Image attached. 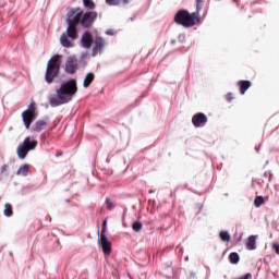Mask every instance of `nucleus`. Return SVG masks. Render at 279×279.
Wrapping results in <instances>:
<instances>
[{
  "label": "nucleus",
  "mask_w": 279,
  "mask_h": 279,
  "mask_svg": "<svg viewBox=\"0 0 279 279\" xmlns=\"http://www.w3.org/2000/svg\"><path fill=\"white\" fill-rule=\"evenodd\" d=\"M102 236H106V227H102L101 229L100 239H102Z\"/></svg>",
  "instance_id": "31"
},
{
  "label": "nucleus",
  "mask_w": 279,
  "mask_h": 279,
  "mask_svg": "<svg viewBox=\"0 0 279 279\" xmlns=\"http://www.w3.org/2000/svg\"><path fill=\"white\" fill-rule=\"evenodd\" d=\"M83 5L87 8V10H95V2L93 0H83Z\"/></svg>",
  "instance_id": "22"
},
{
  "label": "nucleus",
  "mask_w": 279,
  "mask_h": 279,
  "mask_svg": "<svg viewBox=\"0 0 279 279\" xmlns=\"http://www.w3.org/2000/svg\"><path fill=\"white\" fill-rule=\"evenodd\" d=\"M272 250H275L276 254H279V244L278 243H274L272 244Z\"/></svg>",
  "instance_id": "30"
},
{
  "label": "nucleus",
  "mask_w": 279,
  "mask_h": 279,
  "mask_svg": "<svg viewBox=\"0 0 279 279\" xmlns=\"http://www.w3.org/2000/svg\"><path fill=\"white\" fill-rule=\"evenodd\" d=\"M100 245L106 256H110V254H112V243L108 241V236L102 235V238H100Z\"/></svg>",
  "instance_id": "10"
},
{
  "label": "nucleus",
  "mask_w": 279,
  "mask_h": 279,
  "mask_svg": "<svg viewBox=\"0 0 279 279\" xmlns=\"http://www.w3.org/2000/svg\"><path fill=\"white\" fill-rule=\"evenodd\" d=\"M192 123L194 128H204V125L208 123V117H206V114H204L203 112L195 113L192 117Z\"/></svg>",
  "instance_id": "8"
},
{
  "label": "nucleus",
  "mask_w": 279,
  "mask_h": 279,
  "mask_svg": "<svg viewBox=\"0 0 279 279\" xmlns=\"http://www.w3.org/2000/svg\"><path fill=\"white\" fill-rule=\"evenodd\" d=\"M49 125V122L47 120H38L36 121L32 126L33 134H40L41 130H45Z\"/></svg>",
  "instance_id": "12"
},
{
  "label": "nucleus",
  "mask_w": 279,
  "mask_h": 279,
  "mask_svg": "<svg viewBox=\"0 0 279 279\" xmlns=\"http://www.w3.org/2000/svg\"><path fill=\"white\" fill-rule=\"evenodd\" d=\"M8 171V165H3L0 167V173H5Z\"/></svg>",
  "instance_id": "29"
},
{
  "label": "nucleus",
  "mask_w": 279,
  "mask_h": 279,
  "mask_svg": "<svg viewBox=\"0 0 279 279\" xmlns=\"http://www.w3.org/2000/svg\"><path fill=\"white\" fill-rule=\"evenodd\" d=\"M82 46L84 49H90L93 47V35L89 32H85L81 38Z\"/></svg>",
  "instance_id": "11"
},
{
  "label": "nucleus",
  "mask_w": 279,
  "mask_h": 279,
  "mask_svg": "<svg viewBox=\"0 0 279 279\" xmlns=\"http://www.w3.org/2000/svg\"><path fill=\"white\" fill-rule=\"evenodd\" d=\"M66 23H68V28L66 33H63L60 37V43L62 47H65L66 49H71L73 47V43L71 40H77V21L74 20L70 13L68 12L66 14ZM71 38V40H69Z\"/></svg>",
  "instance_id": "3"
},
{
  "label": "nucleus",
  "mask_w": 279,
  "mask_h": 279,
  "mask_svg": "<svg viewBox=\"0 0 279 279\" xmlns=\"http://www.w3.org/2000/svg\"><path fill=\"white\" fill-rule=\"evenodd\" d=\"M68 13H70L74 21L84 27V29H90L95 21H97V12L95 11H87L84 13L82 8H73Z\"/></svg>",
  "instance_id": "2"
},
{
  "label": "nucleus",
  "mask_w": 279,
  "mask_h": 279,
  "mask_svg": "<svg viewBox=\"0 0 279 279\" xmlns=\"http://www.w3.org/2000/svg\"><path fill=\"white\" fill-rule=\"evenodd\" d=\"M106 47V40L101 37H95L94 39V47H93V53L96 56L98 51H101Z\"/></svg>",
  "instance_id": "13"
},
{
  "label": "nucleus",
  "mask_w": 279,
  "mask_h": 279,
  "mask_svg": "<svg viewBox=\"0 0 279 279\" xmlns=\"http://www.w3.org/2000/svg\"><path fill=\"white\" fill-rule=\"evenodd\" d=\"M219 236L223 243H230L231 236L228 231H220Z\"/></svg>",
  "instance_id": "18"
},
{
  "label": "nucleus",
  "mask_w": 279,
  "mask_h": 279,
  "mask_svg": "<svg viewBox=\"0 0 279 279\" xmlns=\"http://www.w3.org/2000/svg\"><path fill=\"white\" fill-rule=\"evenodd\" d=\"M238 86L240 88V93L242 95H245L247 89L252 86V82H250V81H239Z\"/></svg>",
  "instance_id": "14"
},
{
  "label": "nucleus",
  "mask_w": 279,
  "mask_h": 279,
  "mask_svg": "<svg viewBox=\"0 0 279 279\" xmlns=\"http://www.w3.org/2000/svg\"><path fill=\"white\" fill-rule=\"evenodd\" d=\"M38 118V112L36 111V105L34 102L29 104L27 109L22 112V121L27 130L32 128L33 121Z\"/></svg>",
  "instance_id": "7"
},
{
  "label": "nucleus",
  "mask_w": 279,
  "mask_h": 279,
  "mask_svg": "<svg viewBox=\"0 0 279 279\" xmlns=\"http://www.w3.org/2000/svg\"><path fill=\"white\" fill-rule=\"evenodd\" d=\"M4 215L5 217H12V215H14V210H12L11 204H4Z\"/></svg>",
  "instance_id": "20"
},
{
  "label": "nucleus",
  "mask_w": 279,
  "mask_h": 279,
  "mask_svg": "<svg viewBox=\"0 0 279 279\" xmlns=\"http://www.w3.org/2000/svg\"><path fill=\"white\" fill-rule=\"evenodd\" d=\"M107 5H119L121 0H106Z\"/></svg>",
  "instance_id": "26"
},
{
  "label": "nucleus",
  "mask_w": 279,
  "mask_h": 279,
  "mask_svg": "<svg viewBox=\"0 0 279 279\" xmlns=\"http://www.w3.org/2000/svg\"><path fill=\"white\" fill-rule=\"evenodd\" d=\"M107 34H108L109 36H112V32H110V31H107Z\"/></svg>",
  "instance_id": "35"
},
{
  "label": "nucleus",
  "mask_w": 279,
  "mask_h": 279,
  "mask_svg": "<svg viewBox=\"0 0 279 279\" xmlns=\"http://www.w3.org/2000/svg\"><path fill=\"white\" fill-rule=\"evenodd\" d=\"M36 147H38V141L36 140L32 141L31 137H26L23 141V143H21L17 146V149H16L17 157L20 158V160H25V158L27 157V154L36 149Z\"/></svg>",
  "instance_id": "6"
},
{
  "label": "nucleus",
  "mask_w": 279,
  "mask_h": 279,
  "mask_svg": "<svg viewBox=\"0 0 279 279\" xmlns=\"http://www.w3.org/2000/svg\"><path fill=\"white\" fill-rule=\"evenodd\" d=\"M226 99H227V101H232V99H234V95L232 94V93H228L227 95H226Z\"/></svg>",
  "instance_id": "28"
},
{
  "label": "nucleus",
  "mask_w": 279,
  "mask_h": 279,
  "mask_svg": "<svg viewBox=\"0 0 279 279\" xmlns=\"http://www.w3.org/2000/svg\"><path fill=\"white\" fill-rule=\"evenodd\" d=\"M199 21L201 19L197 12L190 13L184 9L179 10L174 15V23H177V25H182V27H195Z\"/></svg>",
  "instance_id": "4"
},
{
  "label": "nucleus",
  "mask_w": 279,
  "mask_h": 279,
  "mask_svg": "<svg viewBox=\"0 0 279 279\" xmlns=\"http://www.w3.org/2000/svg\"><path fill=\"white\" fill-rule=\"evenodd\" d=\"M204 8V0H196V11L197 14H199V12H202V9Z\"/></svg>",
  "instance_id": "25"
},
{
  "label": "nucleus",
  "mask_w": 279,
  "mask_h": 279,
  "mask_svg": "<svg viewBox=\"0 0 279 279\" xmlns=\"http://www.w3.org/2000/svg\"><path fill=\"white\" fill-rule=\"evenodd\" d=\"M106 223H107V221L104 220V222H102V228H106Z\"/></svg>",
  "instance_id": "34"
},
{
  "label": "nucleus",
  "mask_w": 279,
  "mask_h": 279,
  "mask_svg": "<svg viewBox=\"0 0 279 279\" xmlns=\"http://www.w3.org/2000/svg\"><path fill=\"white\" fill-rule=\"evenodd\" d=\"M77 71V58L69 57L65 63V72L73 75Z\"/></svg>",
  "instance_id": "9"
},
{
  "label": "nucleus",
  "mask_w": 279,
  "mask_h": 279,
  "mask_svg": "<svg viewBox=\"0 0 279 279\" xmlns=\"http://www.w3.org/2000/svg\"><path fill=\"white\" fill-rule=\"evenodd\" d=\"M262 204H265V198H263V196H256L254 199V206L256 208H260Z\"/></svg>",
  "instance_id": "23"
},
{
  "label": "nucleus",
  "mask_w": 279,
  "mask_h": 279,
  "mask_svg": "<svg viewBox=\"0 0 279 279\" xmlns=\"http://www.w3.org/2000/svg\"><path fill=\"white\" fill-rule=\"evenodd\" d=\"M134 232H141L143 230V222L135 221L132 226Z\"/></svg>",
  "instance_id": "24"
},
{
  "label": "nucleus",
  "mask_w": 279,
  "mask_h": 279,
  "mask_svg": "<svg viewBox=\"0 0 279 279\" xmlns=\"http://www.w3.org/2000/svg\"><path fill=\"white\" fill-rule=\"evenodd\" d=\"M274 174H271V171L264 172V178H266L269 182H271V178Z\"/></svg>",
  "instance_id": "27"
},
{
  "label": "nucleus",
  "mask_w": 279,
  "mask_h": 279,
  "mask_svg": "<svg viewBox=\"0 0 279 279\" xmlns=\"http://www.w3.org/2000/svg\"><path fill=\"white\" fill-rule=\"evenodd\" d=\"M130 21H136V15L130 19Z\"/></svg>",
  "instance_id": "32"
},
{
  "label": "nucleus",
  "mask_w": 279,
  "mask_h": 279,
  "mask_svg": "<svg viewBox=\"0 0 279 279\" xmlns=\"http://www.w3.org/2000/svg\"><path fill=\"white\" fill-rule=\"evenodd\" d=\"M75 95H77V81L72 78L63 82L60 87L56 89V96L49 97V104L52 108L64 106V104L73 101Z\"/></svg>",
  "instance_id": "1"
},
{
  "label": "nucleus",
  "mask_w": 279,
  "mask_h": 279,
  "mask_svg": "<svg viewBox=\"0 0 279 279\" xmlns=\"http://www.w3.org/2000/svg\"><path fill=\"white\" fill-rule=\"evenodd\" d=\"M122 3H130V0H122Z\"/></svg>",
  "instance_id": "33"
},
{
  "label": "nucleus",
  "mask_w": 279,
  "mask_h": 279,
  "mask_svg": "<svg viewBox=\"0 0 279 279\" xmlns=\"http://www.w3.org/2000/svg\"><path fill=\"white\" fill-rule=\"evenodd\" d=\"M229 260L232 263V265H236V263L241 260V257H239V253L233 252L229 255Z\"/></svg>",
  "instance_id": "19"
},
{
  "label": "nucleus",
  "mask_w": 279,
  "mask_h": 279,
  "mask_svg": "<svg viewBox=\"0 0 279 279\" xmlns=\"http://www.w3.org/2000/svg\"><path fill=\"white\" fill-rule=\"evenodd\" d=\"M246 250H256V235H250L246 242Z\"/></svg>",
  "instance_id": "16"
},
{
  "label": "nucleus",
  "mask_w": 279,
  "mask_h": 279,
  "mask_svg": "<svg viewBox=\"0 0 279 279\" xmlns=\"http://www.w3.org/2000/svg\"><path fill=\"white\" fill-rule=\"evenodd\" d=\"M93 82H95V74L93 72H89L86 74L84 81H83V87L88 88Z\"/></svg>",
  "instance_id": "15"
},
{
  "label": "nucleus",
  "mask_w": 279,
  "mask_h": 279,
  "mask_svg": "<svg viewBox=\"0 0 279 279\" xmlns=\"http://www.w3.org/2000/svg\"><path fill=\"white\" fill-rule=\"evenodd\" d=\"M105 204H106L107 210H114V207L117 206L114 204V202H112V199H110V197L106 198Z\"/></svg>",
  "instance_id": "21"
},
{
  "label": "nucleus",
  "mask_w": 279,
  "mask_h": 279,
  "mask_svg": "<svg viewBox=\"0 0 279 279\" xmlns=\"http://www.w3.org/2000/svg\"><path fill=\"white\" fill-rule=\"evenodd\" d=\"M27 173H29V165L25 163L19 168L16 175L26 177Z\"/></svg>",
  "instance_id": "17"
},
{
  "label": "nucleus",
  "mask_w": 279,
  "mask_h": 279,
  "mask_svg": "<svg viewBox=\"0 0 279 279\" xmlns=\"http://www.w3.org/2000/svg\"><path fill=\"white\" fill-rule=\"evenodd\" d=\"M62 64V56L54 54L48 61L47 70L45 74V80L47 84H52V82L60 75V66Z\"/></svg>",
  "instance_id": "5"
}]
</instances>
